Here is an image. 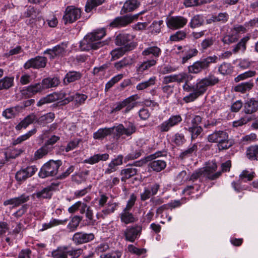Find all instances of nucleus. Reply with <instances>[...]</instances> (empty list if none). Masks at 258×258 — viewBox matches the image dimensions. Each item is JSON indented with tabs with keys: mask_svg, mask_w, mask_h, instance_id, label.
Listing matches in <instances>:
<instances>
[{
	"mask_svg": "<svg viewBox=\"0 0 258 258\" xmlns=\"http://www.w3.org/2000/svg\"><path fill=\"white\" fill-rule=\"evenodd\" d=\"M175 82L178 83L184 82L182 89L184 92L189 93L184 96L183 100L185 103L194 101L200 96L203 95L207 90L208 87H212L218 84L220 81L218 77L210 73L209 75L199 80L196 84L192 85L190 83L193 76L185 73L174 74Z\"/></svg>",
	"mask_w": 258,
	"mask_h": 258,
	"instance_id": "f257e3e1",
	"label": "nucleus"
},
{
	"mask_svg": "<svg viewBox=\"0 0 258 258\" xmlns=\"http://www.w3.org/2000/svg\"><path fill=\"white\" fill-rule=\"evenodd\" d=\"M105 34L104 29L97 30L88 34L80 41V49L83 51H89L91 49L96 50L108 44V42L100 41Z\"/></svg>",
	"mask_w": 258,
	"mask_h": 258,
	"instance_id": "f03ea898",
	"label": "nucleus"
},
{
	"mask_svg": "<svg viewBox=\"0 0 258 258\" xmlns=\"http://www.w3.org/2000/svg\"><path fill=\"white\" fill-rule=\"evenodd\" d=\"M217 168V166L215 162H209L205 167L195 170L189 178V181H195L198 179H201L203 177H206L211 180H215L221 174L220 171L215 173Z\"/></svg>",
	"mask_w": 258,
	"mask_h": 258,
	"instance_id": "7ed1b4c3",
	"label": "nucleus"
},
{
	"mask_svg": "<svg viewBox=\"0 0 258 258\" xmlns=\"http://www.w3.org/2000/svg\"><path fill=\"white\" fill-rule=\"evenodd\" d=\"M218 59V57L215 55L201 59L195 62L192 65L188 66V73L194 74H199L203 70L208 69L211 64L216 63Z\"/></svg>",
	"mask_w": 258,
	"mask_h": 258,
	"instance_id": "20e7f679",
	"label": "nucleus"
},
{
	"mask_svg": "<svg viewBox=\"0 0 258 258\" xmlns=\"http://www.w3.org/2000/svg\"><path fill=\"white\" fill-rule=\"evenodd\" d=\"M139 99L138 95H134L130 96L129 97L124 99L122 101L117 102L111 111V113L119 111L125 108V109L122 110L123 114H126L132 110L137 104V103L135 102L136 100Z\"/></svg>",
	"mask_w": 258,
	"mask_h": 258,
	"instance_id": "39448f33",
	"label": "nucleus"
},
{
	"mask_svg": "<svg viewBox=\"0 0 258 258\" xmlns=\"http://www.w3.org/2000/svg\"><path fill=\"white\" fill-rule=\"evenodd\" d=\"M82 251L80 248L69 250L67 246H60L52 251L51 256L53 258H78Z\"/></svg>",
	"mask_w": 258,
	"mask_h": 258,
	"instance_id": "423d86ee",
	"label": "nucleus"
},
{
	"mask_svg": "<svg viewBox=\"0 0 258 258\" xmlns=\"http://www.w3.org/2000/svg\"><path fill=\"white\" fill-rule=\"evenodd\" d=\"M61 165L60 160H49L41 167L39 173V176L41 178L55 175L58 172V169Z\"/></svg>",
	"mask_w": 258,
	"mask_h": 258,
	"instance_id": "0eeeda50",
	"label": "nucleus"
},
{
	"mask_svg": "<svg viewBox=\"0 0 258 258\" xmlns=\"http://www.w3.org/2000/svg\"><path fill=\"white\" fill-rule=\"evenodd\" d=\"M135 36L130 34H119L116 37L115 43L118 46H123L122 47L127 51H131L137 46V43L134 41Z\"/></svg>",
	"mask_w": 258,
	"mask_h": 258,
	"instance_id": "6e6552de",
	"label": "nucleus"
},
{
	"mask_svg": "<svg viewBox=\"0 0 258 258\" xmlns=\"http://www.w3.org/2000/svg\"><path fill=\"white\" fill-rule=\"evenodd\" d=\"M114 126L115 136L118 138L122 136L130 137L137 131V127L134 123L130 121L124 122V125L120 123Z\"/></svg>",
	"mask_w": 258,
	"mask_h": 258,
	"instance_id": "1a4fd4ad",
	"label": "nucleus"
},
{
	"mask_svg": "<svg viewBox=\"0 0 258 258\" xmlns=\"http://www.w3.org/2000/svg\"><path fill=\"white\" fill-rule=\"evenodd\" d=\"M81 13V10L78 8L74 6H68L62 17L64 24L73 23L77 21L80 18Z\"/></svg>",
	"mask_w": 258,
	"mask_h": 258,
	"instance_id": "9d476101",
	"label": "nucleus"
},
{
	"mask_svg": "<svg viewBox=\"0 0 258 258\" xmlns=\"http://www.w3.org/2000/svg\"><path fill=\"white\" fill-rule=\"evenodd\" d=\"M187 23V19L181 16L170 17L166 21L167 27L172 30L183 28Z\"/></svg>",
	"mask_w": 258,
	"mask_h": 258,
	"instance_id": "9b49d317",
	"label": "nucleus"
},
{
	"mask_svg": "<svg viewBox=\"0 0 258 258\" xmlns=\"http://www.w3.org/2000/svg\"><path fill=\"white\" fill-rule=\"evenodd\" d=\"M47 59L44 56H37L28 60L24 64V68L27 70L30 68L39 69L44 68L46 65Z\"/></svg>",
	"mask_w": 258,
	"mask_h": 258,
	"instance_id": "f8f14e48",
	"label": "nucleus"
},
{
	"mask_svg": "<svg viewBox=\"0 0 258 258\" xmlns=\"http://www.w3.org/2000/svg\"><path fill=\"white\" fill-rule=\"evenodd\" d=\"M182 121L180 115H171L167 120L161 123L158 128L161 132H167L170 128L178 124Z\"/></svg>",
	"mask_w": 258,
	"mask_h": 258,
	"instance_id": "ddd939ff",
	"label": "nucleus"
},
{
	"mask_svg": "<svg viewBox=\"0 0 258 258\" xmlns=\"http://www.w3.org/2000/svg\"><path fill=\"white\" fill-rule=\"evenodd\" d=\"M68 47V43L62 42L53 47L52 49H47L44 51V54L49 55L50 59H54L56 57H62L66 53V48Z\"/></svg>",
	"mask_w": 258,
	"mask_h": 258,
	"instance_id": "4468645a",
	"label": "nucleus"
},
{
	"mask_svg": "<svg viewBox=\"0 0 258 258\" xmlns=\"http://www.w3.org/2000/svg\"><path fill=\"white\" fill-rule=\"evenodd\" d=\"M142 227L139 225L128 226L124 231L125 240L134 242L141 234Z\"/></svg>",
	"mask_w": 258,
	"mask_h": 258,
	"instance_id": "2eb2a0df",
	"label": "nucleus"
},
{
	"mask_svg": "<svg viewBox=\"0 0 258 258\" xmlns=\"http://www.w3.org/2000/svg\"><path fill=\"white\" fill-rule=\"evenodd\" d=\"M66 96L67 94L63 92H55L49 94L46 97L40 99V100L37 102V105L38 106H41L44 104L51 103L58 100H62L63 101H66L64 99L66 98Z\"/></svg>",
	"mask_w": 258,
	"mask_h": 258,
	"instance_id": "dca6fc26",
	"label": "nucleus"
},
{
	"mask_svg": "<svg viewBox=\"0 0 258 258\" xmlns=\"http://www.w3.org/2000/svg\"><path fill=\"white\" fill-rule=\"evenodd\" d=\"M36 171L37 168L35 166H28L26 168L22 169L16 173V179L19 182L24 181L33 175Z\"/></svg>",
	"mask_w": 258,
	"mask_h": 258,
	"instance_id": "f3484780",
	"label": "nucleus"
},
{
	"mask_svg": "<svg viewBox=\"0 0 258 258\" xmlns=\"http://www.w3.org/2000/svg\"><path fill=\"white\" fill-rule=\"evenodd\" d=\"M160 188V185L158 183H155L148 187H145L143 192L140 194L141 200L145 201L149 199L151 196L156 195Z\"/></svg>",
	"mask_w": 258,
	"mask_h": 258,
	"instance_id": "a211bd4d",
	"label": "nucleus"
},
{
	"mask_svg": "<svg viewBox=\"0 0 258 258\" xmlns=\"http://www.w3.org/2000/svg\"><path fill=\"white\" fill-rule=\"evenodd\" d=\"M258 110V101L252 98L247 99L243 104L242 112L245 114H252Z\"/></svg>",
	"mask_w": 258,
	"mask_h": 258,
	"instance_id": "6ab92c4d",
	"label": "nucleus"
},
{
	"mask_svg": "<svg viewBox=\"0 0 258 258\" xmlns=\"http://www.w3.org/2000/svg\"><path fill=\"white\" fill-rule=\"evenodd\" d=\"M94 239V235L92 233H85L82 232H77L73 237V241L77 244L87 243Z\"/></svg>",
	"mask_w": 258,
	"mask_h": 258,
	"instance_id": "aec40b11",
	"label": "nucleus"
},
{
	"mask_svg": "<svg viewBox=\"0 0 258 258\" xmlns=\"http://www.w3.org/2000/svg\"><path fill=\"white\" fill-rule=\"evenodd\" d=\"M30 200L29 196L26 194H22L20 197L12 198L4 202V205L8 206L9 205H13V207H16L27 202Z\"/></svg>",
	"mask_w": 258,
	"mask_h": 258,
	"instance_id": "412c9836",
	"label": "nucleus"
},
{
	"mask_svg": "<svg viewBox=\"0 0 258 258\" xmlns=\"http://www.w3.org/2000/svg\"><path fill=\"white\" fill-rule=\"evenodd\" d=\"M133 21L132 17L128 16L118 17L114 19L109 24V27L113 28H120L126 26Z\"/></svg>",
	"mask_w": 258,
	"mask_h": 258,
	"instance_id": "4be33fe9",
	"label": "nucleus"
},
{
	"mask_svg": "<svg viewBox=\"0 0 258 258\" xmlns=\"http://www.w3.org/2000/svg\"><path fill=\"white\" fill-rule=\"evenodd\" d=\"M161 53L162 50L159 47L157 46H152L145 49L142 52V55L145 57L151 56V59H155L157 61Z\"/></svg>",
	"mask_w": 258,
	"mask_h": 258,
	"instance_id": "5701e85b",
	"label": "nucleus"
},
{
	"mask_svg": "<svg viewBox=\"0 0 258 258\" xmlns=\"http://www.w3.org/2000/svg\"><path fill=\"white\" fill-rule=\"evenodd\" d=\"M43 90V87L41 83L31 85L25 89L22 90V94L27 97H31L33 95L41 92Z\"/></svg>",
	"mask_w": 258,
	"mask_h": 258,
	"instance_id": "b1692460",
	"label": "nucleus"
},
{
	"mask_svg": "<svg viewBox=\"0 0 258 258\" xmlns=\"http://www.w3.org/2000/svg\"><path fill=\"white\" fill-rule=\"evenodd\" d=\"M228 136V133L223 131H216L208 136L209 142L220 143Z\"/></svg>",
	"mask_w": 258,
	"mask_h": 258,
	"instance_id": "393cba45",
	"label": "nucleus"
},
{
	"mask_svg": "<svg viewBox=\"0 0 258 258\" xmlns=\"http://www.w3.org/2000/svg\"><path fill=\"white\" fill-rule=\"evenodd\" d=\"M156 63V60L155 59H148L144 61L137 66L136 68V72L138 75H142L145 71L155 66Z\"/></svg>",
	"mask_w": 258,
	"mask_h": 258,
	"instance_id": "a878e982",
	"label": "nucleus"
},
{
	"mask_svg": "<svg viewBox=\"0 0 258 258\" xmlns=\"http://www.w3.org/2000/svg\"><path fill=\"white\" fill-rule=\"evenodd\" d=\"M37 116L34 113H31L26 116L18 125L16 126L17 130H21L22 128H26L29 125L36 121Z\"/></svg>",
	"mask_w": 258,
	"mask_h": 258,
	"instance_id": "bb28decb",
	"label": "nucleus"
},
{
	"mask_svg": "<svg viewBox=\"0 0 258 258\" xmlns=\"http://www.w3.org/2000/svg\"><path fill=\"white\" fill-rule=\"evenodd\" d=\"M149 166L153 171L158 172L165 168L166 163L162 159H152Z\"/></svg>",
	"mask_w": 258,
	"mask_h": 258,
	"instance_id": "cd10ccee",
	"label": "nucleus"
},
{
	"mask_svg": "<svg viewBox=\"0 0 258 258\" xmlns=\"http://www.w3.org/2000/svg\"><path fill=\"white\" fill-rule=\"evenodd\" d=\"M120 218L121 221L125 224L133 223L138 220L137 218L130 211L126 210H123L120 214Z\"/></svg>",
	"mask_w": 258,
	"mask_h": 258,
	"instance_id": "c85d7f7f",
	"label": "nucleus"
},
{
	"mask_svg": "<svg viewBox=\"0 0 258 258\" xmlns=\"http://www.w3.org/2000/svg\"><path fill=\"white\" fill-rule=\"evenodd\" d=\"M82 74L79 72L70 71L67 73L63 79V83L64 85H68L69 83L80 80L82 77Z\"/></svg>",
	"mask_w": 258,
	"mask_h": 258,
	"instance_id": "c756f323",
	"label": "nucleus"
},
{
	"mask_svg": "<svg viewBox=\"0 0 258 258\" xmlns=\"http://www.w3.org/2000/svg\"><path fill=\"white\" fill-rule=\"evenodd\" d=\"M55 114L53 112H49L37 118L36 122L40 125L45 126L47 124L53 121Z\"/></svg>",
	"mask_w": 258,
	"mask_h": 258,
	"instance_id": "7c9ffc66",
	"label": "nucleus"
},
{
	"mask_svg": "<svg viewBox=\"0 0 258 258\" xmlns=\"http://www.w3.org/2000/svg\"><path fill=\"white\" fill-rule=\"evenodd\" d=\"M254 86V83L252 81L250 80L247 82H243L238 84L234 87V90L236 92L241 93H245L249 91Z\"/></svg>",
	"mask_w": 258,
	"mask_h": 258,
	"instance_id": "2f4dec72",
	"label": "nucleus"
},
{
	"mask_svg": "<svg viewBox=\"0 0 258 258\" xmlns=\"http://www.w3.org/2000/svg\"><path fill=\"white\" fill-rule=\"evenodd\" d=\"M22 107L16 106L6 109L2 113V115L7 119L14 118L22 109Z\"/></svg>",
	"mask_w": 258,
	"mask_h": 258,
	"instance_id": "473e14b6",
	"label": "nucleus"
},
{
	"mask_svg": "<svg viewBox=\"0 0 258 258\" xmlns=\"http://www.w3.org/2000/svg\"><path fill=\"white\" fill-rule=\"evenodd\" d=\"M109 158V155L107 153L95 154L88 159H85L84 162L90 164H94L100 161H106Z\"/></svg>",
	"mask_w": 258,
	"mask_h": 258,
	"instance_id": "72a5a7b5",
	"label": "nucleus"
},
{
	"mask_svg": "<svg viewBox=\"0 0 258 258\" xmlns=\"http://www.w3.org/2000/svg\"><path fill=\"white\" fill-rule=\"evenodd\" d=\"M114 130V126L109 128H102L99 129L93 134V138L95 139H101L106 136L111 135Z\"/></svg>",
	"mask_w": 258,
	"mask_h": 258,
	"instance_id": "f704fd0d",
	"label": "nucleus"
},
{
	"mask_svg": "<svg viewBox=\"0 0 258 258\" xmlns=\"http://www.w3.org/2000/svg\"><path fill=\"white\" fill-rule=\"evenodd\" d=\"M88 96L85 94L76 93L75 95H71L68 97L66 96L65 100L67 102H70L74 100L78 105H81L84 103Z\"/></svg>",
	"mask_w": 258,
	"mask_h": 258,
	"instance_id": "c9c22d12",
	"label": "nucleus"
},
{
	"mask_svg": "<svg viewBox=\"0 0 258 258\" xmlns=\"http://www.w3.org/2000/svg\"><path fill=\"white\" fill-rule=\"evenodd\" d=\"M184 52L185 55L182 57V63L184 64L192 57L197 55L198 50L196 48L188 49L186 46H183L182 53Z\"/></svg>",
	"mask_w": 258,
	"mask_h": 258,
	"instance_id": "e433bc0d",
	"label": "nucleus"
},
{
	"mask_svg": "<svg viewBox=\"0 0 258 258\" xmlns=\"http://www.w3.org/2000/svg\"><path fill=\"white\" fill-rule=\"evenodd\" d=\"M137 173V169L133 167L122 169L120 172L121 180L122 181L125 182L127 179L136 175Z\"/></svg>",
	"mask_w": 258,
	"mask_h": 258,
	"instance_id": "4c0bfd02",
	"label": "nucleus"
},
{
	"mask_svg": "<svg viewBox=\"0 0 258 258\" xmlns=\"http://www.w3.org/2000/svg\"><path fill=\"white\" fill-rule=\"evenodd\" d=\"M139 5L140 2L138 0H127L124 4L121 12L127 13L133 11L137 9Z\"/></svg>",
	"mask_w": 258,
	"mask_h": 258,
	"instance_id": "58836bf2",
	"label": "nucleus"
},
{
	"mask_svg": "<svg viewBox=\"0 0 258 258\" xmlns=\"http://www.w3.org/2000/svg\"><path fill=\"white\" fill-rule=\"evenodd\" d=\"M133 63V60L131 57H125L121 60L114 63V68L117 71L127 66H131Z\"/></svg>",
	"mask_w": 258,
	"mask_h": 258,
	"instance_id": "ea45409f",
	"label": "nucleus"
},
{
	"mask_svg": "<svg viewBox=\"0 0 258 258\" xmlns=\"http://www.w3.org/2000/svg\"><path fill=\"white\" fill-rule=\"evenodd\" d=\"M246 155L250 160L258 161V145L251 146L246 149Z\"/></svg>",
	"mask_w": 258,
	"mask_h": 258,
	"instance_id": "a19ab883",
	"label": "nucleus"
},
{
	"mask_svg": "<svg viewBox=\"0 0 258 258\" xmlns=\"http://www.w3.org/2000/svg\"><path fill=\"white\" fill-rule=\"evenodd\" d=\"M59 83V81L57 78H46L43 79L41 83L43 90L45 89L57 86Z\"/></svg>",
	"mask_w": 258,
	"mask_h": 258,
	"instance_id": "79ce46f5",
	"label": "nucleus"
},
{
	"mask_svg": "<svg viewBox=\"0 0 258 258\" xmlns=\"http://www.w3.org/2000/svg\"><path fill=\"white\" fill-rule=\"evenodd\" d=\"M39 12L37 11L36 9H34L33 7H29L27 11L25 13V15L26 17H30L32 19H37L38 20L41 21V23L42 25L44 24V20L42 19L40 17H38L39 15Z\"/></svg>",
	"mask_w": 258,
	"mask_h": 258,
	"instance_id": "37998d69",
	"label": "nucleus"
},
{
	"mask_svg": "<svg viewBox=\"0 0 258 258\" xmlns=\"http://www.w3.org/2000/svg\"><path fill=\"white\" fill-rule=\"evenodd\" d=\"M197 145L196 144H194L191 146V147L180 153L178 158L180 160H183L191 156L194 153L197 152Z\"/></svg>",
	"mask_w": 258,
	"mask_h": 258,
	"instance_id": "c03bdc74",
	"label": "nucleus"
},
{
	"mask_svg": "<svg viewBox=\"0 0 258 258\" xmlns=\"http://www.w3.org/2000/svg\"><path fill=\"white\" fill-rule=\"evenodd\" d=\"M13 77H5L0 80V90L8 89L14 85Z\"/></svg>",
	"mask_w": 258,
	"mask_h": 258,
	"instance_id": "a18cd8bd",
	"label": "nucleus"
},
{
	"mask_svg": "<svg viewBox=\"0 0 258 258\" xmlns=\"http://www.w3.org/2000/svg\"><path fill=\"white\" fill-rule=\"evenodd\" d=\"M239 35L235 34L234 33L230 31L229 34L225 35L222 41L226 44H230L236 42L239 39Z\"/></svg>",
	"mask_w": 258,
	"mask_h": 258,
	"instance_id": "49530a36",
	"label": "nucleus"
},
{
	"mask_svg": "<svg viewBox=\"0 0 258 258\" xmlns=\"http://www.w3.org/2000/svg\"><path fill=\"white\" fill-rule=\"evenodd\" d=\"M204 23L203 16L202 15H196L192 18L189 25L191 28H195L202 26Z\"/></svg>",
	"mask_w": 258,
	"mask_h": 258,
	"instance_id": "de8ad7c7",
	"label": "nucleus"
},
{
	"mask_svg": "<svg viewBox=\"0 0 258 258\" xmlns=\"http://www.w3.org/2000/svg\"><path fill=\"white\" fill-rule=\"evenodd\" d=\"M157 80L156 77L153 76L149 78L148 80L142 82L138 84L136 86L138 90H143L150 86L154 85Z\"/></svg>",
	"mask_w": 258,
	"mask_h": 258,
	"instance_id": "09e8293b",
	"label": "nucleus"
},
{
	"mask_svg": "<svg viewBox=\"0 0 258 258\" xmlns=\"http://www.w3.org/2000/svg\"><path fill=\"white\" fill-rule=\"evenodd\" d=\"M249 40V36H245L242 38L240 41L234 46L232 49L233 52L236 53L239 50L244 51L246 49V44Z\"/></svg>",
	"mask_w": 258,
	"mask_h": 258,
	"instance_id": "8fccbe9b",
	"label": "nucleus"
},
{
	"mask_svg": "<svg viewBox=\"0 0 258 258\" xmlns=\"http://www.w3.org/2000/svg\"><path fill=\"white\" fill-rule=\"evenodd\" d=\"M68 221L67 219L64 220H58L56 219H52L49 223H45L43 225V230H46L48 228L56 226L59 225L64 224Z\"/></svg>",
	"mask_w": 258,
	"mask_h": 258,
	"instance_id": "3c124183",
	"label": "nucleus"
},
{
	"mask_svg": "<svg viewBox=\"0 0 258 258\" xmlns=\"http://www.w3.org/2000/svg\"><path fill=\"white\" fill-rule=\"evenodd\" d=\"M86 225L94 226L96 223V220L94 219V212L91 207H88L85 213Z\"/></svg>",
	"mask_w": 258,
	"mask_h": 258,
	"instance_id": "603ef678",
	"label": "nucleus"
},
{
	"mask_svg": "<svg viewBox=\"0 0 258 258\" xmlns=\"http://www.w3.org/2000/svg\"><path fill=\"white\" fill-rule=\"evenodd\" d=\"M214 41V39L212 37H208L204 39L199 45L200 50L202 52H205L213 45Z\"/></svg>",
	"mask_w": 258,
	"mask_h": 258,
	"instance_id": "864d4df0",
	"label": "nucleus"
},
{
	"mask_svg": "<svg viewBox=\"0 0 258 258\" xmlns=\"http://www.w3.org/2000/svg\"><path fill=\"white\" fill-rule=\"evenodd\" d=\"M127 51L126 49L123 47L117 48L112 50L110 52L111 55V60H115L122 57L125 52Z\"/></svg>",
	"mask_w": 258,
	"mask_h": 258,
	"instance_id": "5fc2aeb1",
	"label": "nucleus"
},
{
	"mask_svg": "<svg viewBox=\"0 0 258 258\" xmlns=\"http://www.w3.org/2000/svg\"><path fill=\"white\" fill-rule=\"evenodd\" d=\"M52 187L51 186H47L36 193V196L38 198L49 199L52 196Z\"/></svg>",
	"mask_w": 258,
	"mask_h": 258,
	"instance_id": "6e6d98bb",
	"label": "nucleus"
},
{
	"mask_svg": "<svg viewBox=\"0 0 258 258\" xmlns=\"http://www.w3.org/2000/svg\"><path fill=\"white\" fill-rule=\"evenodd\" d=\"M36 132V130L35 128L29 131L26 134L19 137L16 140H14L13 143V145H16L17 144H21L23 142L28 139L31 136L35 134Z\"/></svg>",
	"mask_w": 258,
	"mask_h": 258,
	"instance_id": "4d7b16f0",
	"label": "nucleus"
},
{
	"mask_svg": "<svg viewBox=\"0 0 258 258\" xmlns=\"http://www.w3.org/2000/svg\"><path fill=\"white\" fill-rule=\"evenodd\" d=\"M233 71V67L229 63L223 62L218 68V72L223 75L230 74Z\"/></svg>",
	"mask_w": 258,
	"mask_h": 258,
	"instance_id": "13d9d810",
	"label": "nucleus"
},
{
	"mask_svg": "<svg viewBox=\"0 0 258 258\" xmlns=\"http://www.w3.org/2000/svg\"><path fill=\"white\" fill-rule=\"evenodd\" d=\"M50 150V148L47 145H44L35 152L34 156V159L37 160L42 158L47 155Z\"/></svg>",
	"mask_w": 258,
	"mask_h": 258,
	"instance_id": "bf43d9fd",
	"label": "nucleus"
},
{
	"mask_svg": "<svg viewBox=\"0 0 258 258\" xmlns=\"http://www.w3.org/2000/svg\"><path fill=\"white\" fill-rule=\"evenodd\" d=\"M81 220V217L79 216H74L68 225L67 228L70 230V231L73 232L75 231L79 226Z\"/></svg>",
	"mask_w": 258,
	"mask_h": 258,
	"instance_id": "052dcab7",
	"label": "nucleus"
},
{
	"mask_svg": "<svg viewBox=\"0 0 258 258\" xmlns=\"http://www.w3.org/2000/svg\"><path fill=\"white\" fill-rule=\"evenodd\" d=\"M172 142L177 146H181L183 145L186 139L183 134L176 133L172 138Z\"/></svg>",
	"mask_w": 258,
	"mask_h": 258,
	"instance_id": "680f3d73",
	"label": "nucleus"
},
{
	"mask_svg": "<svg viewBox=\"0 0 258 258\" xmlns=\"http://www.w3.org/2000/svg\"><path fill=\"white\" fill-rule=\"evenodd\" d=\"M187 131L190 133L191 140H194L202 133L203 128L201 126H191L188 128Z\"/></svg>",
	"mask_w": 258,
	"mask_h": 258,
	"instance_id": "e2e57ef3",
	"label": "nucleus"
},
{
	"mask_svg": "<svg viewBox=\"0 0 258 258\" xmlns=\"http://www.w3.org/2000/svg\"><path fill=\"white\" fill-rule=\"evenodd\" d=\"M104 0H88L85 6L86 12H90L93 8L101 5Z\"/></svg>",
	"mask_w": 258,
	"mask_h": 258,
	"instance_id": "0e129e2a",
	"label": "nucleus"
},
{
	"mask_svg": "<svg viewBox=\"0 0 258 258\" xmlns=\"http://www.w3.org/2000/svg\"><path fill=\"white\" fill-rule=\"evenodd\" d=\"M255 75L256 72L255 71H248L238 75L235 78L234 81L235 82H239L241 81L252 77Z\"/></svg>",
	"mask_w": 258,
	"mask_h": 258,
	"instance_id": "69168bd1",
	"label": "nucleus"
},
{
	"mask_svg": "<svg viewBox=\"0 0 258 258\" xmlns=\"http://www.w3.org/2000/svg\"><path fill=\"white\" fill-rule=\"evenodd\" d=\"M254 172L244 170L239 175V179L244 182L246 181H251L254 177Z\"/></svg>",
	"mask_w": 258,
	"mask_h": 258,
	"instance_id": "338daca9",
	"label": "nucleus"
},
{
	"mask_svg": "<svg viewBox=\"0 0 258 258\" xmlns=\"http://www.w3.org/2000/svg\"><path fill=\"white\" fill-rule=\"evenodd\" d=\"M233 144V142L229 139V136L225 139L217 144L219 150H227L230 148Z\"/></svg>",
	"mask_w": 258,
	"mask_h": 258,
	"instance_id": "774afa93",
	"label": "nucleus"
}]
</instances>
